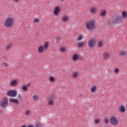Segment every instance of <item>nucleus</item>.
I'll use <instances>...</instances> for the list:
<instances>
[{"mask_svg":"<svg viewBox=\"0 0 127 127\" xmlns=\"http://www.w3.org/2000/svg\"><path fill=\"white\" fill-rule=\"evenodd\" d=\"M14 23V19L11 17H7L4 21V25L6 27H12Z\"/></svg>","mask_w":127,"mask_h":127,"instance_id":"nucleus-1","label":"nucleus"},{"mask_svg":"<svg viewBox=\"0 0 127 127\" xmlns=\"http://www.w3.org/2000/svg\"><path fill=\"white\" fill-rule=\"evenodd\" d=\"M96 26V22L93 20H89L86 23V27L89 30H93Z\"/></svg>","mask_w":127,"mask_h":127,"instance_id":"nucleus-2","label":"nucleus"},{"mask_svg":"<svg viewBox=\"0 0 127 127\" xmlns=\"http://www.w3.org/2000/svg\"><path fill=\"white\" fill-rule=\"evenodd\" d=\"M112 23H122L123 22V17L121 16H116L112 20Z\"/></svg>","mask_w":127,"mask_h":127,"instance_id":"nucleus-3","label":"nucleus"},{"mask_svg":"<svg viewBox=\"0 0 127 127\" xmlns=\"http://www.w3.org/2000/svg\"><path fill=\"white\" fill-rule=\"evenodd\" d=\"M96 42H97V40L94 38L89 39L88 43L89 48L95 47L96 46Z\"/></svg>","mask_w":127,"mask_h":127,"instance_id":"nucleus-4","label":"nucleus"},{"mask_svg":"<svg viewBox=\"0 0 127 127\" xmlns=\"http://www.w3.org/2000/svg\"><path fill=\"white\" fill-rule=\"evenodd\" d=\"M110 124L112 126H117L119 124V120L116 118V116H113L111 118Z\"/></svg>","mask_w":127,"mask_h":127,"instance_id":"nucleus-5","label":"nucleus"},{"mask_svg":"<svg viewBox=\"0 0 127 127\" xmlns=\"http://www.w3.org/2000/svg\"><path fill=\"white\" fill-rule=\"evenodd\" d=\"M0 105L2 108H4V107L7 106V105H8V100L7 98L4 97L2 101L0 102Z\"/></svg>","mask_w":127,"mask_h":127,"instance_id":"nucleus-6","label":"nucleus"},{"mask_svg":"<svg viewBox=\"0 0 127 127\" xmlns=\"http://www.w3.org/2000/svg\"><path fill=\"white\" fill-rule=\"evenodd\" d=\"M7 94L9 97H16L17 92L16 90H10L7 92Z\"/></svg>","mask_w":127,"mask_h":127,"instance_id":"nucleus-7","label":"nucleus"},{"mask_svg":"<svg viewBox=\"0 0 127 127\" xmlns=\"http://www.w3.org/2000/svg\"><path fill=\"white\" fill-rule=\"evenodd\" d=\"M119 55H120V56H127V52L126 50H121L119 52Z\"/></svg>","mask_w":127,"mask_h":127,"instance_id":"nucleus-8","label":"nucleus"},{"mask_svg":"<svg viewBox=\"0 0 127 127\" xmlns=\"http://www.w3.org/2000/svg\"><path fill=\"white\" fill-rule=\"evenodd\" d=\"M59 12H60V7L59 6L56 7L54 12V15H58V13H59Z\"/></svg>","mask_w":127,"mask_h":127,"instance_id":"nucleus-9","label":"nucleus"},{"mask_svg":"<svg viewBox=\"0 0 127 127\" xmlns=\"http://www.w3.org/2000/svg\"><path fill=\"white\" fill-rule=\"evenodd\" d=\"M80 59V55L78 54H74L72 57V60L73 61H77Z\"/></svg>","mask_w":127,"mask_h":127,"instance_id":"nucleus-10","label":"nucleus"},{"mask_svg":"<svg viewBox=\"0 0 127 127\" xmlns=\"http://www.w3.org/2000/svg\"><path fill=\"white\" fill-rule=\"evenodd\" d=\"M48 105H49V106H53V105H54V99L50 98L48 102Z\"/></svg>","mask_w":127,"mask_h":127,"instance_id":"nucleus-11","label":"nucleus"},{"mask_svg":"<svg viewBox=\"0 0 127 127\" xmlns=\"http://www.w3.org/2000/svg\"><path fill=\"white\" fill-rule=\"evenodd\" d=\"M103 57L104 59H109L110 57V55L108 53H104L103 54Z\"/></svg>","mask_w":127,"mask_h":127,"instance_id":"nucleus-12","label":"nucleus"},{"mask_svg":"<svg viewBox=\"0 0 127 127\" xmlns=\"http://www.w3.org/2000/svg\"><path fill=\"white\" fill-rule=\"evenodd\" d=\"M10 86H17V81H16V80L12 81L10 83Z\"/></svg>","mask_w":127,"mask_h":127,"instance_id":"nucleus-13","label":"nucleus"},{"mask_svg":"<svg viewBox=\"0 0 127 127\" xmlns=\"http://www.w3.org/2000/svg\"><path fill=\"white\" fill-rule=\"evenodd\" d=\"M97 91V86H93L91 88V92L92 93H95Z\"/></svg>","mask_w":127,"mask_h":127,"instance_id":"nucleus-14","label":"nucleus"},{"mask_svg":"<svg viewBox=\"0 0 127 127\" xmlns=\"http://www.w3.org/2000/svg\"><path fill=\"white\" fill-rule=\"evenodd\" d=\"M107 13V11L106 10H103L101 11L100 15L102 17H104Z\"/></svg>","mask_w":127,"mask_h":127,"instance_id":"nucleus-15","label":"nucleus"},{"mask_svg":"<svg viewBox=\"0 0 127 127\" xmlns=\"http://www.w3.org/2000/svg\"><path fill=\"white\" fill-rule=\"evenodd\" d=\"M9 101L11 103H14L15 104H18L19 103L18 100L15 99H10Z\"/></svg>","mask_w":127,"mask_h":127,"instance_id":"nucleus-16","label":"nucleus"},{"mask_svg":"<svg viewBox=\"0 0 127 127\" xmlns=\"http://www.w3.org/2000/svg\"><path fill=\"white\" fill-rule=\"evenodd\" d=\"M119 110L122 113H126V108L123 106H120Z\"/></svg>","mask_w":127,"mask_h":127,"instance_id":"nucleus-17","label":"nucleus"},{"mask_svg":"<svg viewBox=\"0 0 127 127\" xmlns=\"http://www.w3.org/2000/svg\"><path fill=\"white\" fill-rule=\"evenodd\" d=\"M44 50V48L43 46H40L38 49V51L39 53H42Z\"/></svg>","mask_w":127,"mask_h":127,"instance_id":"nucleus-18","label":"nucleus"},{"mask_svg":"<svg viewBox=\"0 0 127 127\" xmlns=\"http://www.w3.org/2000/svg\"><path fill=\"white\" fill-rule=\"evenodd\" d=\"M62 20H63V21H68V20H69V19L68 18V16H67L66 15H64L62 18Z\"/></svg>","mask_w":127,"mask_h":127,"instance_id":"nucleus-19","label":"nucleus"},{"mask_svg":"<svg viewBox=\"0 0 127 127\" xmlns=\"http://www.w3.org/2000/svg\"><path fill=\"white\" fill-rule=\"evenodd\" d=\"M32 98L34 101H38L39 99V96H38L37 95H34Z\"/></svg>","mask_w":127,"mask_h":127,"instance_id":"nucleus-20","label":"nucleus"},{"mask_svg":"<svg viewBox=\"0 0 127 127\" xmlns=\"http://www.w3.org/2000/svg\"><path fill=\"white\" fill-rule=\"evenodd\" d=\"M90 10H91V12H92V13H94V14H95V13H96V12H97V10H96V8H95V7L90 8Z\"/></svg>","mask_w":127,"mask_h":127,"instance_id":"nucleus-21","label":"nucleus"},{"mask_svg":"<svg viewBox=\"0 0 127 127\" xmlns=\"http://www.w3.org/2000/svg\"><path fill=\"white\" fill-rule=\"evenodd\" d=\"M49 45V43L48 42H46L44 43V49H45V50H46V49H47V48H48V46Z\"/></svg>","mask_w":127,"mask_h":127,"instance_id":"nucleus-22","label":"nucleus"},{"mask_svg":"<svg viewBox=\"0 0 127 127\" xmlns=\"http://www.w3.org/2000/svg\"><path fill=\"white\" fill-rule=\"evenodd\" d=\"M11 46H12V44H8L7 45V46L6 47V50H9L10 48H11Z\"/></svg>","mask_w":127,"mask_h":127,"instance_id":"nucleus-23","label":"nucleus"},{"mask_svg":"<svg viewBox=\"0 0 127 127\" xmlns=\"http://www.w3.org/2000/svg\"><path fill=\"white\" fill-rule=\"evenodd\" d=\"M122 15H123V17L124 18H126V17H127V12H126V11H124L122 12Z\"/></svg>","mask_w":127,"mask_h":127,"instance_id":"nucleus-24","label":"nucleus"},{"mask_svg":"<svg viewBox=\"0 0 127 127\" xmlns=\"http://www.w3.org/2000/svg\"><path fill=\"white\" fill-rule=\"evenodd\" d=\"M103 44H104V42H103V41H100L98 43V47H102L103 46Z\"/></svg>","mask_w":127,"mask_h":127,"instance_id":"nucleus-25","label":"nucleus"},{"mask_svg":"<svg viewBox=\"0 0 127 127\" xmlns=\"http://www.w3.org/2000/svg\"><path fill=\"white\" fill-rule=\"evenodd\" d=\"M73 77L74 78H77V77L78 76V75L79 74V73H78V72H75L73 73Z\"/></svg>","mask_w":127,"mask_h":127,"instance_id":"nucleus-26","label":"nucleus"},{"mask_svg":"<svg viewBox=\"0 0 127 127\" xmlns=\"http://www.w3.org/2000/svg\"><path fill=\"white\" fill-rule=\"evenodd\" d=\"M84 37V36L82 35H80L78 36V40H82V39H83Z\"/></svg>","mask_w":127,"mask_h":127,"instance_id":"nucleus-27","label":"nucleus"},{"mask_svg":"<svg viewBox=\"0 0 127 127\" xmlns=\"http://www.w3.org/2000/svg\"><path fill=\"white\" fill-rule=\"evenodd\" d=\"M84 44H85L84 42H80L79 43L78 46V47H82V46H83Z\"/></svg>","mask_w":127,"mask_h":127,"instance_id":"nucleus-28","label":"nucleus"},{"mask_svg":"<svg viewBox=\"0 0 127 127\" xmlns=\"http://www.w3.org/2000/svg\"><path fill=\"white\" fill-rule=\"evenodd\" d=\"M94 123H95V124H99V123H100V120H99L98 119H95Z\"/></svg>","mask_w":127,"mask_h":127,"instance_id":"nucleus-29","label":"nucleus"},{"mask_svg":"<svg viewBox=\"0 0 127 127\" xmlns=\"http://www.w3.org/2000/svg\"><path fill=\"white\" fill-rule=\"evenodd\" d=\"M50 81H51V82H54V81H55V78H54V77L51 76L50 77Z\"/></svg>","mask_w":127,"mask_h":127,"instance_id":"nucleus-30","label":"nucleus"},{"mask_svg":"<svg viewBox=\"0 0 127 127\" xmlns=\"http://www.w3.org/2000/svg\"><path fill=\"white\" fill-rule=\"evenodd\" d=\"M34 22L35 23H38V22H39V20L38 18H35L34 20Z\"/></svg>","mask_w":127,"mask_h":127,"instance_id":"nucleus-31","label":"nucleus"},{"mask_svg":"<svg viewBox=\"0 0 127 127\" xmlns=\"http://www.w3.org/2000/svg\"><path fill=\"white\" fill-rule=\"evenodd\" d=\"M22 89L24 91H27V87L26 86H23Z\"/></svg>","mask_w":127,"mask_h":127,"instance_id":"nucleus-32","label":"nucleus"},{"mask_svg":"<svg viewBox=\"0 0 127 127\" xmlns=\"http://www.w3.org/2000/svg\"><path fill=\"white\" fill-rule=\"evenodd\" d=\"M25 115H26L27 116H29V115H30V111H28L26 112Z\"/></svg>","mask_w":127,"mask_h":127,"instance_id":"nucleus-33","label":"nucleus"},{"mask_svg":"<svg viewBox=\"0 0 127 127\" xmlns=\"http://www.w3.org/2000/svg\"><path fill=\"white\" fill-rule=\"evenodd\" d=\"M17 98L20 101H21V100H22V98H21V96H20V95H18Z\"/></svg>","mask_w":127,"mask_h":127,"instance_id":"nucleus-34","label":"nucleus"},{"mask_svg":"<svg viewBox=\"0 0 127 127\" xmlns=\"http://www.w3.org/2000/svg\"><path fill=\"white\" fill-rule=\"evenodd\" d=\"M65 48H64V47L61 48V51L62 52L65 51Z\"/></svg>","mask_w":127,"mask_h":127,"instance_id":"nucleus-35","label":"nucleus"},{"mask_svg":"<svg viewBox=\"0 0 127 127\" xmlns=\"http://www.w3.org/2000/svg\"><path fill=\"white\" fill-rule=\"evenodd\" d=\"M115 72L117 74H118V73H119V69L116 68L115 69Z\"/></svg>","mask_w":127,"mask_h":127,"instance_id":"nucleus-36","label":"nucleus"},{"mask_svg":"<svg viewBox=\"0 0 127 127\" xmlns=\"http://www.w3.org/2000/svg\"><path fill=\"white\" fill-rule=\"evenodd\" d=\"M105 124H108V123H109V120H108V119L106 118L105 119Z\"/></svg>","mask_w":127,"mask_h":127,"instance_id":"nucleus-37","label":"nucleus"},{"mask_svg":"<svg viewBox=\"0 0 127 127\" xmlns=\"http://www.w3.org/2000/svg\"><path fill=\"white\" fill-rule=\"evenodd\" d=\"M3 65H4V66H5L6 67H7V66H8V65L6 63H3Z\"/></svg>","mask_w":127,"mask_h":127,"instance_id":"nucleus-38","label":"nucleus"},{"mask_svg":"<svg viewBox=\"0 0 127 127\" xmlns=\"http://www.w3.org/2000/svg\"><path fill=\"white\" fill-rule=\"evenodd\" d=\"M27 127H34V126L32 125H29L27 126Z\"/></svg>","mask_w":127,"mask_h":127,"instance_id":"nucleus-39","label":"nucleus"},{"mask_svg":"<svg viewBox=\"0 0 127 127\" xmlns=\"http://www.w3.org/2000/svg\"><path fill=\"white\" fill-rule=\"evenodd\" d=\"M15 1H16L17 2H18L19 1V0H14Z\"/></svg>","mask_w":127,"mask_h":127,"instance_id":"nucleus-40","label":"nucleus"},{"mask_svg":"<svg viewBox=\"0 0 127 127\" xmlns=\"http://www.w3.org/2000/svg\"><path fill=\"white\" fill-rule=\"evenodd\" d=\"M21 127H26V126H25V125H23V126H22Z\"/></svg>","mask_w":127,"mask_h":127,"instance_id":"nucleus-41","label":"nucleus"},{"mask_svg":"<svg viewBox=\"0 0 127 127\" xmlns=\"http://www.w3.org/2000/svg\"><path fill=\"white\" fill-rule=\"evenodd\" d=\"M58 40H60V37H58Z\"/></svg>","mask_w":127,"mask_h":127,"instance_id":"nucleus-42","label":"nucleus"},{"mask_svg":"<svg viewBox=\"0 0 127 127\" xmlns=\"http://www.w3.org/2000/svg\"><path fill=\"white\" fill-rule=\"evenodd\" d=\"M27 86H30V83H28V84H27Z\"/></svg>","mask_w":127,"mask_h":127,"instance_id":"nucleus-43","label":"nucleus"},{"mask_svg":"<svg viewBox=\"0 0 127 127\" xmlns=\"http://www.w3.org/2000/svg\"><path fill=\"white\" fill-rule=\"evenodd\" d=\"M62 1H64V0H61Z\"/></svg>","mask_w":127,"mask_h":127,"instance_id":"nucleus-44","label":"nucleus"}]
</instances>
